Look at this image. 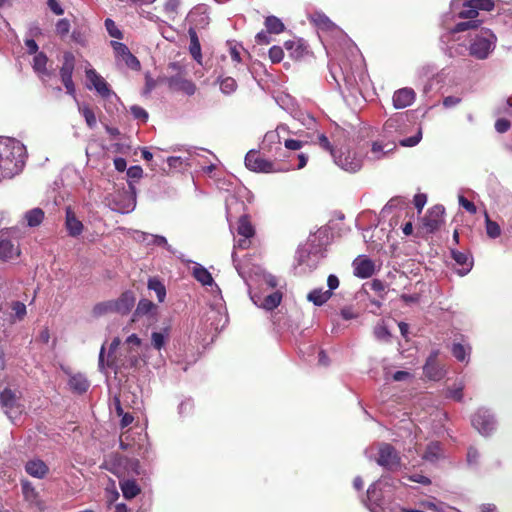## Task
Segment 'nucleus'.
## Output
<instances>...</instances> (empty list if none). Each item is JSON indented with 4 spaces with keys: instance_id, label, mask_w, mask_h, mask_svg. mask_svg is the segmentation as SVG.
I'll use <instances>...</instances> for the list:
<instances>
[{
    "instance_id": "9d476101",
    "label": "nucleus",
    "mask_w": 512,
    "mask_h": 512,
    "mask_svg": "<svg viewBox=\"0 0 512 512\" xmlns=\"http://www.w3.org/2000/svg\"><path fill=\"white\" fill-rule=\"evenodd\" d=\"M0 404L5 414L12 421H15L22 414V408L17 403L16 396L10 389H5L1 392Z\"/></svg>"
},
{
    "instance_id": "de8ad7c7",
    "label": "nucleus",
    "mask_w": 512,
    "mask_h": 512,
    "mask_svg": "<svg viewBox=\"0 0 512 512\" xmlns=\"http://www.w3.org/2000/svg\"><path fill=\"white\" fill-rule=\"evenodd\" d=\"M420 507L428 510L429 512H445V504L442 502H435L431 500H423L419 503Z\"/></svg>"
},
{
    "instance_id": "79ce46f5",
    "label": "nucleus",
    "mask_w": 512,
    "mask_h": 512,
    "mask_svg": "<svg viewBox=\"0 0 512 512\" xmlns=\"http://www.w3.org/2000/svg\"><path fill=\"white\" fill-rule=\"evenodd\" d=\"M452 257L457 264L465 266V268L462 271H460L461 275H465L470 271L472 262L470 261L468 255H466L463 252L452 250Z\"/></svg>"
},
{
    "instance_id": "09e8293b",
    "label": "nucleus",
    "mask_w": 512,
    "mask_h": 512,
    "mask_svg": "<svg viewBox=\"0 0 512 512\" xmlns=\"http://www.w3.org/2000/svg\"><path fill=\"white\" fill-rule=\"evenodd\" d=\"M79 112L83 115L90 128H94L96 126L97 121L95 114L88 106H79Z\"/></svg>"
},
{
    "instance_id": "2eb2a0df",
    "label": "nucleus",
    "mask_w": 512,
    "mask_h": 512,
    "mask_svg": "<svg viewBox=\"0 0 512 512\" xmlns=\"http://www.w3.org/2000/svg\"><path fill=\"white\" fill-rule=\"evenodd\" d=\"M353 268L357 277L365 279L374 274L375 264L366 256H359L353 261Z\"/></svg>"
},
{
    "instance_id": "a878e982",
    "label": "nucleus",
    "mask_w": 512,
    "mask_h": 512,
    "mask_svg": "<svg viewBox=\"0 0 512 512\" xmlns=\"http://www.w3.org/2000/svg\"><path fill=\"white\" fill-rule=\"evenodd\" d=\"M406 115L397 113L390 117L384 124V132L387 136H392L393 133H402V125L405 123Z\"/></svg>"
},
{
    "instance_id": "412c9836",
    "label": "nucleus",
    "mask_w": 512,
    "mask_h": 512,
    "mask_svg": "<svg viewBox=\"0 0 512 512\" xmlns=\"http://www.w3.org/2000/svg\"><path fill=\"white\" fill-rule=\"evenodd\" d=\"M20 255V249L11 240L0 234V260L9 261Z\"/></svg>"
},
{
    "instance_id": "f704fd0d",
    "label": "nucleus",
    "mask_w": 512,
    "mask_h": 512,
    "mask_svg": "<svg viewBox=\"0 0 512 512\" xmlns=\"http://www.w3.org/2000/svg\"><path fill=\"white\" fill-rule=\"evenodd\" d=\"M24 219L29 227H36L44 219V212L40 208H34L25 213Z\"/></svg>"
},
{
    "instance_id": "5fc2aeb1",
    "label": "nucleus",
    "mask_w": 512,
    "mask_h": 512,
    "mask_svg": "<svg viewBox=\"0 0 512 512\" xmlns=\"http://www.w3.org/2000/svg\"><path fill=\"white\" fill-rule=\"evenodd\" d=\"M421 139H422V130H421V128H419L417 133L414 136L402 139L399 141V143L401 146H404V147H413V146L417 145Z\"/></svg>"
},
{
    "instance_id": "6e6d98bb",
    "label": "nucleus",
    "mask_w": 512,
    "mask_h": 512,
    "mask_svg": "<svg viewBox=\"0 0 512 512\" xmlns=\"http://www.w3.org/2000/svg\"><path fill=\"white\" fill-rule=\"evenodd\" d=\"M452 354L458 361H465L467 357L466 349L462 344L455 343L452 347Z\"/></svg>"
},
{
    "instance_id": "ea45409f",
    "label": "nucleus",
    "mask_w": 512,
    "mask_h": 512,
    "mask_svg": "<svg viewBox=\"0 0 512 512\" xmlns=\"http://www.w3.org/2000/svg\"><path fill=\"white\" fill-rule=\"evenodd\" d=\"M148 289L156 293L159 302H163L166 297V289L160 280L157 278H150L148 280Z\"/></svg>"
},
{
    "instance_id": "9b49d317",
    "label": "nucleus",
    "mask_w": 512,
    "mask_h": 512,
    "mask_svg": "<svg viewBox=\"0 0 512 512\" xmlns=\"http://www.w3.org/2000/svg\"><path fill=\"white\" fill-rule=\"evenodd\" d=\"M111 46L115 53L117 61L125 63L132 70H139L141 65L139 60L130 52L129 48L121 42L111 41Z\"/></svg>"
},
{
    "instance_id": "8fccbe9b",
    "label": "nucleus",
    "mask_w": 512,
    "mask_h": 512,
    "mask_svg": "<svg viewBox=\"0 0 512 512\" xmlns=\"http://www.w3.org/2000/svg\"><path fill=\"white\" fill-rule=\"evenodd\" d=\"M237 88V83L232 77H225L220 81V89L224 94H231Z\"/></svg>"
},
{
    "instance_id": "c9c22d12",
    "label": "nucleus",
    "mask_w": 512,
    "mask_h": 512,
    "mask_svg": "<svg viewBox=\"0 0 512 512\" xmlns=\"http://www.w3.org/2000/svg\"><path fill=\"white\" fill-rule=\"evenodd\" d=\"M381 483V481L373 483L367 490V498L369 502L368 507L371 510V512H375L374 509L372 508V505L380 506L381 493L378 491V485H380Z\"/></svg>"
},
{
    "instance_id": "37998d69",
    "label": "nucleus",
    "mask_w": 512,
    "mask_h": 512,
    "mask_svg": "<svg viewBox=\"0 0 512 512\" xmlns=\"http://www.w3.org/2000/svg\"><path fill=\"white\" fill-rule=\"evenodd\" d=\"M265 27L267 32L273 34H279L284 30V24L279 18L275 16H268L265 19Z\"/></svg>"
},
{
    "instance_id": "e2e57ef3",
    "label": "nucleus",
    "mask_w": 512,
    "mask_h": 512,
    "mask_svg": "<svg viewBox=\"0 0 512 512\" xmlns=\"http://www.w3.org/2000/svg\"><path fill=\"white\" fill-rule=\"evenodd\" d=\"M70 30V23L67 19H60L57 24H56V32L61 35V36H64L66 34H68Z\"/></svg>"
},
{
    "instance_id": "7c9ffc66",
    "label": "nucleus",
    "mask_w": 512,
    "mask_h": 512,
    "mask_svg": "<svg viewBox=\"0 0 512 512\" xmlns=\"http://www.w3.org/2000/svg\"><path fill=\"white\" fill-rule=\"evenodd\" d=\"M237 234L239 237L253 238L255 229L247 216H241L238 221Z\"/></svg>"
},
{
    "instance_id": "b1692460",
    "label": "nucleus",
    "mask_w": 512,
    "mask_h": 512,
    "mask_svg": "<svg viewBox=\"0 0 512 512\" xmlns=\"http://www.w3.org/2000/svg\"><path fill=\"white\" fill-rule=\"evenodd\" d=\"M66 229L70 236L76 237L83 231L82 222L76 217L71 207L66 208Z\"/></svg>"
},
{
    "instance_id": "f257e3e1",
    "label": "nucleus",
    "mask_w": 512,
    "mask_h": 512,
    "mask_svg": "<svg viewBox=\"0 0 512 512\" xmlns=\"http://www.w3.org/2000/svg\"><path fill=\"white\" fill-rule=\"evenodd\" d=\"M451 7L454 11L460 9L459 18L470 19L456 24L451 31L459 33L477 28L480 22L474 18L478 16V10L490 11L494 7V2L492 0H452Z\"/></svg>"
},
{
    "instance_id": "423d86ee",
    "label": "nucleus",
    "mask_w": 512,
    "mask_h": 512,
    "mask_svg": "<svg viewBox=\"0 0 512 512\" xmlns=\"http://www.w3.org/2000/svg\"><path fill=\"white\" fill-rule=\"evenodd\" d=\"M246 167L254 172L261 173H276L281 171H288L291 167L282 168L277 166L274 162L263 158L257 151L250 150L245 157Z\"/></svg>"
},
{
    "instance_id": "a211bd4d",
    "label": "nucleus",
    "mask_w": 512,
    "mask_h": 512,
    "mask_svg": "<svg viewBox=\"0 0 512 512\" xmlns=\"http://www.w3.org/2000/svg\"><path fill=\"white\" fill-rule=\"evenodd\" d=\"M25 471L33 478L44 479L49 473V467L43 460L35 458L26 462Z\"/></svg>"
},
{
    "instance_id": "20e7f679",
    "label": "nucleus",
    "mask_w": 512,
    "mask_h": 512,
    "mask_svg": "<svg viewBox=\"0 0 512 512\" xmlns=\"http://www.w3.org/2000/svg\"><path fill=\"white\" fill-rule=\"evenodd\" d=\"M469 54L479 60L488 58L495 49L497 38L489 29H481L472 38Z\"/></svg>"
},
{
    "instance_id": "0e129e2a",
    "label": "nucleus",
    "mask_w": 512,
    "mask_h": 512,
    "mask_svg": "<svg viewBox=\"0 0 512 512\" xmlns=\"http://www.w3.org/2000/svg\"><path fill=\"white\" fill-rule=\"evenodd\" d=\"M449 397L456 400L461 401L463 398V385L459 384L455 388L449 391Z\"/></svg>"
},
{
    "instance_id": "7ed1b4c3",
    "label": "nucleus",
    "mask_w": 512,
    "mask_h": 512,
    "mask_svg": "<svg viewBox=\"0 0 512 512\" xmlns=\"http://www.w3.org/2000/svg\"><path fill=\"white\" fill-rule=\"evenodd\" d=\"M105 350V345H102L98 359V368L103 373H106L107 368L113 369L115 373L122 372V370L136 368L140 363L138 353L131 348L127 349L125 354L119 353V357L106 361L104 360Z\"/></svg>"
},
{
    "instance_id": "864d4df0",
    "label": "nucleus",
    "mask_w": 512,
    "mask_h": 512,
    "mask_svg": "<svg viewBox=\"0 0 512 512\" xmlns=\"http://www.w3.org/2000/svg\"><path fill=\"white\" fill-rule=\"evenodd\" d=\"M180 0H167L164 5V11L165 13L172 19L175 18V16L178 13V8L180 6Z\"/></svg>"
},
{
    "instance_id": "a18cd8bd",
    "label": "nucleus",
    "mask_w": 512,
    "mask_h": 512,
    "mask_svg": "<svg viewBox=\"0 0 512 512\" xmlns=\"http://www.w3.org/2000/svg\"><path fill=\"white\" fill-rule=\"evenodd\" d=\"M11 309L13 311L12 317L14 321L23 320L27 314L26 305L20 301H13L11 303Z\"/></svg>"
},
{
    "instance_id": "680f3d73",
    "label": "nucleus",
    "mask_w": 512,
    "mask_h": 512,
    "mask_svg": "<svg viewBox=\"0 0 512 512\" xmlns=\"http://www.w3.org/2000/svg\"><path fill=\"white\" fill-rule=\"evenodd\" d=\"M458 200H459L460 206H462L469 213L475 214L477 212V208L474 205V203L467 200L464 196L459 195Z\"/></svg>"
},
{
    "instance_id": "a19ab883",
    "label": "nucleus",
    "mask_w": 512,
    "mask_h": 512,
    "mask_svg": "<svg viewBox=\"0 0 512 512\" xmlns=\"http://www.w3.org/2000/svg\"><path fill=\"white\" fill-rule=\"evenodd\" d=\"M156 310V305L148 300V299H141L138 302L137 308L134 312V316H143L154 313Z\"/></svg>"
},
{
    "instance_id": "473e14b6",
    "label": "nucleus",
    "mask_w": 512,
    "mask_h": 512,
    "mask_svg": "<svg viewBox=\"0 0 512 512\" xmlns=\"http://www.w3.org/2000/svg\"><path fill=\"white\" fill-rule=\"evenodd\" d=\"M331 296L332 292L329 290L323 291L322 289H314L308 294L307 298L315 305L321 306L326 303Z\"/></svg>"
},
{
    "instance_id": "dca6fc26",
    "label": "nucleus",
    "mask_w": 512,
    "mask_h": 512,
    "mask_svg": "<svg viewBox=\"0 0 512 512\" xmlns=\"http://www.w3.org/2000/svg\"><path fill=\"white\" fill-rule=\"evenodd\" d=\"M119 198L120 202L114 200L113 209L121 212V213H129L133 211L136 207V198L134 196V192L131 191H123L119 192L116 195Z\"/></svg>"
},
{
    "instance_id": "0eeeda50",
    "label": "nucleus",
    "mask_w": 512,
    "mask_h": 512,
    "mask_svg": "<svg viewBox=\"0 0 512 512\" xmlns=\"http://www.w3.org/2000/svg\"><path fill=\"white\" fill-rule=\"evenodd\" d=\"M332 157L340 168L348 172H356L362 166L361 156L347 147H342L337 152H332Z\"/></svg>"
},
{
    "instance_id": "39448f33",
    "label": "nucleus",
    "mask_w": 512,
    "mask_h": 512,
    "mask_svg": "<svg viewBox=\"0 0 512 512\" xmlns=\"http://www.w3.org/2000/svg\"><path fill=\"white\" fill-rule=\"evenodd\" d=\"M375 451L377 456L374 459L378 465L391 471L397 470L400 467V456L390 444L378 443L375 446H371L366 453L369 458H372Z\"/></svg>"
},
{
    "instance_id": "3c124183",
    "label": "nucleus",
    "mask_w": 512,
    "mask_h": 512,
    "mask_svg": "<svg viewBox=\"0 0 512 512\" xmlns=\"http://www.w3.org/2000/svg\"><path fill=\"white\" fill-rule=\"evenodd\" d=\"M374 335L380 341L389 342L391 334L383 323H379L374 328Z\"/></svg>"
},
{
    "instance_id": "69168bd1",
    "label": "nucleus",
    "mask_w": 512,
    "mask_h": 512,
    "mask_svg": "<svg viewBox=\"0 0 512 512\" xmlns=\"http://www.w3.org/2000/svg\"><path fill=\"white\" fill-rule=\"evenodd\" d=\"M284 146L289 150L297 151L302 148L303 142L295 139H286Z\"/></svg>"
},
{
    "instance_id": "052dcab7",
    "label": "nucleus",
    "mask_w": 512,
    "mask_h": 512,
    "mask_svg": "<svg viewBox=\"0 0 512 512\" xmlns=\"http://www.w3.org/2000/svg\"><path fill=\"white\" fill-rule=\"evenodd\" d=\"M121 344L120 338L116 337L112 340L109 346L107 359H114V357H119V354H117V350Z\"/></svg>"
},
{
    "instance_id": "603ef678",
    "label": "nucleus",
    "mask_w": 512,
    "mask_h": 512,
    "mask_svg": "<svg viewBox=\"0 0 512 512\" xmlns=\"http://www.w3.org/2000/svg\"><path fill=\"white\" fill-rule=\"evenodd\" d=\"M105 27L108 32V34L116 39H122L123 33L121 30L116 26L115 22L112 19L107 18L105 20Z\"/></svg>"
},
{
    "instance_id": "4468645a",
    "label": "nucleus",
    "mask_w": 512,
    "mask_h": 512,
    "mask_svg": "<svg viewBox=\"0 0 512 512\" xmlns=\"http://www.w3.org/2000/svg\"><path fill=\"white\" fill-rule=\"evenodd\" d=\"M444 207L437 205L431 208L423 218V225L428 232L437 230L443 222Z\"/></svg>"
},
{
    "instance_id": "c03bdc74",
    "label": "nucleus",
    "mask_w": 512,
    "mask_h": 512,
    "mask_svg": "<svg viewBox=\"0 0 512 512\" xmlns=\"http://www.w3.org/2000/svg\"><path fill=\"white\" fill-rule=\"evenodd\" d=\"M94 316H102L108 313H115L112 300L100 302L93 307Z\"/></svg>"
},
{
    "instance_id": "5701e85b",
    "label": "nucleus",
    "mask_w": 512,
    "mask_h": 512,
    "mask_svg": "<svg viewBox=\"0 0 512 512\" xmlns=\"http://www.w3.org/2000/svg\"><path fill=\"white\" fill-rule=\"evenodd\" d=\"M251 299L257 306L266 310H273L280 304L282 300V294L279 291H275L265 296L263 299L257 295H252Z\"/></svg>"
},
{
    "instance_id": "6e6552de",
    "label": "nucleus",
    "mask_w": 512,
    "mask_h": 512,
    "mask_svg": "<svg viewBox=\"0 0 512 512\" xmlns=\"http://www.w3.org/2000/svg\"><path fill=\"white\" fill-rule=\"evenodd\" d=\"M128 465L131 466V469L136 475L140 474L139 461L136 459H129L124 456H114L105 462V468L120 479L126 477V468Z\"/></svg>"
},
{
    "instance_id": "cd10ccee",
    "label": "nucleus",
    "mask_w": 512,
    "mask_h": 512,
    "mask_svg": "<svg viewBox=\"0 0 512 512\" xmlns=\"http://www.w3.org/2000/svg\"><path fill=\"white\" fill-rule=\"evenodd\" d=\"M47 62L48 58L44 53L40 52L35 54L33 59V69L42 79L51 75L46 68Z\"/></svg>"
},
{
    "instance_id": "f3484780",
    "label": "nucleus",
    "mask_w": 512,
    "mask_h": 512,
    "mask_svg": "<svg viewBox=\"0 0 512 512\" xmlns=\"http://www.w3.org/2000/svg\"><path fill=\"white\" fill-rule=\"evenodd\" d=\"M136 241L142 242L146 245H157L165 247L169 252L174 253L172 247L168 244L166 238L160 235L145 233L142 231H135L133 235Z\"/></svg>"
},
{
    "instance_id": "4d7b16f0",
    "label": "nucleus",
    "mask_w": 512,
    "mask_h": 512,
    "mask_svg": "<svg viewBox=\"0 0 512 512\" xmlns=\"http://www.w3.org/2000/svg\"><path fill=\"white\" fill-rule=\"evenodd\" d=\"M269 57L273 63H279L283 57V49L279 46H273L269 49Z\"/></svg>"
},
{
    "instance_id": "e433bc0d",
    "label": "nucleus",
    "mask_w": 512,
    "mask_h": 512,
    "mask_svg": "<svg viewBox=\"0 0 512 512\" xmlns=\"http://www.w3.org/2000/svg\"><path fill=\"white\" fill-rule=\"evenodd\" d=\"M75 58L71 52L64 53L63 65L60 69L61 77H72L74 71Z\"/></svg>"
},
{
    "instance_id": "338daca9",
    "label": "nucleus",
    "mask_w": 512,
    "mask_h": 512,
    "mask_svg": "<svg viewBox=\"0 0 512 512\" xmlns=\"http://www.w3.org/2000/svg\"><path fill=\"white\" fill-rule=\"evenodd\" d=\"M185 160L182 158V157H178V156H172V157H169L167 158V163L169 165L170 168H181L182 165L184 164Z\"/></svg>"
},
{
    "instance_id": "bb28decb",
    "label": "nucleus",
    "mask_w": 512,
    "mask_h": 512,
    "mask_svg": "<svg viewBox=\"0 0 512 512\" xmlns=\"http://www.w3.org/2000/svg\"><path fill=\"white\" fill-rule=\"evenodd\" d=\"M189 21L197 28H204L209 23V17L204 7H199L189 13Z\"/></svg>"
},
{
    "instance_id": "393cba45",
    "label": "nucleus",
    "mask_w": 512,
    "mask_h": 512,
    "mask_svg": "<svg viewBox=\"0 0 512 512\" xmlns=\"http://www.w3.org/2000/svg\"><path fill=\"white\" fill-rule=\"evenodd\" d=\"M22 494L24 499L29 502L31 505L41 507L42 502L39 497V493L36 491L35 487L28 480L21 481Z\"/></svg>"
},
{
    "instance_id": "58836bf2",
    "label": "nucleus",
    "mask_w": 512,
    "mask_h": 512,
    "mask_svg": "<svg viewBox=\"0 0 512 512\" xmlns=\"http://www.w3.org/2000/svg\"><path fill=\"white\" fill-rule=\"evenodd\" d=\"M310 20L323 30H330L334 27L333 22L323 13L315 12L310 15Z\"/></svg>"
},
{
    "instance_id": "774afa93",
    "label": "nucleus",
    "mask_w": 512,
    "mask_h": 512,
    "mask_svg": "<svg viewBox=\"0 0 512 512\" xmlns=\"http://www.w3.org/2000/svg\"><path fill=\"white\" fill-rule=\"evenodd\" d=\"M510 128V122L506 119H498L495 123V129L499 133H504Z\"/></svg>"
},
{
    "instance_id": "1a4fd4ad",
    "label": "nucleus",
    "mask_w": 512,
    "mask_h": 512,
    "mask_svg": "<svg viewBox=\"0 0 512 512\" xmlns=\"http://www.w3.org/2000/svg\"><path fill=\"white\" fill-rule=\"evenodd\" d=\"M169 68L176 71L177 73L175 75H172L167 78V84L168 86L175 91H181L185 93L186 95H193L196 91L195 84L188 80L184 73L182 72L180 66L176 63H172Z\"/></svg>"
},
{
    "instance_id": "2f4dec72",
    "label": "nucleus",
    "mask_w": 512,
    "mask_h": 512,
    "mask_svg": "<svg viewBox=\"0 0 512 512\" xmlns=\"http://www.w3.org/2000/svg\"><path fill=\"white\" fill-rule=\"evenodd\" d=\"M188 33H189V37H190V46H189L190 53H191L192 57L197 62L200 63L202 55H201V46H200V42L197 37V33L194 28H190Z\"/></svg>"
},
{
    "instance_id": "6ab92c4d",
    "label": "nucleus",
    "mask_w": 512,
    "mask_h": 512,
    "mask_svg": "<svg viewBox=\"0 0 512 512\" xmlns=\"http://www.w3.org/2000/svg\"><path fill=\"white\" fill-rule=\"evenodd\" d=\"M115 313L127 314L135 304V296L131 291H125L116 300H112Z\"/></svg>"
},
{
    "instance_id": "4c0bfd02",
    "label": "nucleus",
    "mask_w": 512,
    "mask_h": 512,
    "mask_svg": "<svg viewBox=\"0 0 512 512\" xmlns=\"http://www.w3.org/2000/svg\"><path fill=\"white\" fill-rule=\"evenodd\" d=\"M193 275L202 285H212L213 283L210 272L199 264L194 266Z\"/></svg>"
},
{
    "instance_id": "c85d7f7f",
    "label": "nucleus",
    "mask_w": 512,
    "mask_h": 512,
    "mask_svg": "<svg viewBox=\"0 0 512 512\" xmlns=\"http://www.w3.org/2000/svg\"><path fill=\"white\" fill-rule=\"evenodd\" d=\"M68 384L71 390L79 394L86 392L89 388V382L83 374L72 375Z\"/></svg>"
},
{
    "instance_id": "4be33fe9",
    "label": "nucleus",
    "mask_w": 512,
    "mask_h": 512,
    "mask_svg": "<svg viewBox=\"0 0 512 512\" xmlns=\"http://www.w3.org/2000/svg\"><path fill=\"white\" fill-rule=\"evenodd\" d=\"M438 355V350L431 352L424 366V374L431 380H439L443 376V370L436 362Z\"/></svg>"
},
{
    "instance_id": "c756f323",
    "label": "nucleus",
    "mask_w": 512,
    "mask_h": 512,
    "mask_svg": "<svg viewBox=\"0 0 512 512\" xmlns=\"http://www.w3.org/2000/svg\"><path fill=\"white\" fill-rule=\"evenodd\" d=\"M443 456V450L438 442H431L428 444L424 454L423 459L435 463Z\"/></svg>"
},
{
    "instance_id": "f8f14e48",
    "label": "nucleus",
    "mask_w": 512,
    "mask_h": 512,
    "mask_svg": "<svg viewBox=\"0 0 512 512\" xmlns=\"http://www.w3.org/2000/svg\"><path fill=\"white\" fill-rule=\"evenodd\" d=\"M472 425L482 435H489L495 428V421L488 410L479 409L472 418Z\"/></svg>"
},
{
    "instance_id": "bf43d9fd",
    "label": "nucleus",
    "mask_w": 512,
    "mask_h": 512,
    "mask_svg": "<svg viewBox=\"0 0 512 512\" xmlns=\"http://www.w3.org/2000/svg\"><path fill=\"white\" fill-rule=\"evenodd\" d=\"M151 341L153 347L157 350H160L165 344V336L160 332H153Z\"/></svg>"
},
{
    "instance_id": "f03ea898",
    "label": "nucleus",
    "mask_w": 512,
    "mask_h": 512,
    "mask_svg": "<svg viewBox=\"0 0 512 512\" xmlns=\"http://www.w3.org/2000/svg\"><path fill=\"white\" fill-rule=\"evenodd\" d=\"M26 148L18 140L8 139L4 153H0V179L12 178L18 174L25 163Z\"/></svg>"
},
{
    "instance_id": "13d9d810",
    "label": "nucleus",
    "mask_w": 512,
    "mask_h": 512,
    "mask_svg": "<svg viewBox=\"0 0 512 512\" xmlns=\"http://www.w3.org/2000/svg\"><path fill=\"white\" fill-rule=\"evenodd\" d=\"M130 111L134 118L145 122L148 119V113L140 106L133 105L130 107Z\"/></svg>"
},
{
    "instance_id": "72a5a7b5",
    "label": "nucleus",
    "mask_w": 512,
    "mask_h": 512,
    "mask_svg": "<svg viewBox=\"0 0 512 512\" xmlns=\"http://www.w3.org/2000/svg\"><path fill=\"white\" fill-rule=\"evenodd\" d=\"M120 488L126 499H132L140 493V488L134 480L120 481Z\"/></svg>"
},
{
    "instance_id": "ddd939ff",
    "label": "nucleus",
    "mask_w": 512,
    "mask_h": 512,
    "mask_svg": "<svg viewBox=\"0 0 512 512\" xmlns=\"http://www.w3.org/2000/svg\"><path fill=\"white\" fill-rule=\"evenodd\" d=\"M86 77L90 82V85H88L89 89L94 88L100 96L106 99L110 98L111 96H115V94L109 88L108 83L101 75L96 72L95 69L87 68Z\"/></svg>"
},
{
    "instance_id": "aec40b11",
    "label": "nucleus",
    "mask_w": 512,
    "mask_h": 512,
    "mask_svg": "<svg viewBox=\"0 0 512 512\" xmlns=\"http://www.w3.org/2000/svg\"><path fill=\"white\" fill-rule=\"evenodd\" d=\"M415 100V92L411 88H402L393 95V106L396 109H403L410 106Z\"/></svg>"
},
{
    "instance_id": "49530a36",
    "label": "nucleus",
    "mask_w": 512,
    "mask_h": 512,
    "mask_svg": "<svg viewBox=\"0 0 512 512\" xmlns=\"http://www.w3.org/2000/svg\"><path fill=\"white\" fill-rule=\"evenodd\" d=\"M485 223H486V233L490 238L495 239L500 236V234H501L500 226L496 222L492 221L489 218L487 212H485Z\"/></svg>"
}]
</instances>
